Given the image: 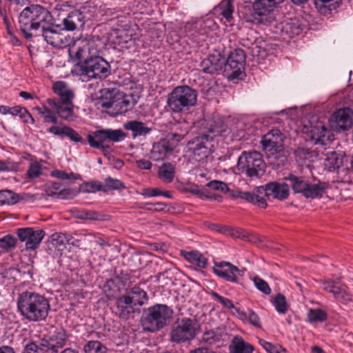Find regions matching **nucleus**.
Here are the masks:
<instances>
[{"label":"nucleus","mask_w":353,"mask_h":353,"mask_svg":"<svg viewBox=\"0 0 353 353\" xmlns=\"http://www.w3.org/2000/svg\"><path fill=\"white\" fill-rule=\"evenodd\" d=\"M83 193H95L98 191H103V184L99 181L83 183L79 188Z\"/></svg>","instance_id":"nucleus-51"},{"label":"nucleus","mask_w":353,"mask_h":353,"mask_svg":"<svg viewBox=\"0 0 353 353\" xmlns=\"http://www.w3.org/2000/svg\"><path fill=\"white\" fill-rule=\"evenodd\" d=\"M341 0H314L315 7L321 12L327 9L329 11L336 9Z\"/></svg>","instance_id":"nucleus-48"},{"label":"nucleus","mask_w":353,"mask_h":353,"mask_svg":"<svg viewBox=\"0 0 353 353\" xmlns=\"http://www.w3.org/2000/svg\"><path fill=\"white\" fill-rule=\"evenodd\" d=\"M125 295L130 296L131 301L139 306L147 304L149 300L147 292L138 285H134L130 288Z\"/></svg>","instance_id":"nucleus-35"},{"label":"nucleus","mask_w":353,"mask_h":353,"mask_svg":"<svg viewBox=\"0 0 353 353\" xmlns=\"http://www.w3.org/2000/svg\"><path fill=\"white\" fill-rule=\"evenodd\" d=\"M69 54L80 66L85 61L90 59V56L83 41L76 42L74 46L69 49Z\"/></svg>","instance_id":"nucleus-31"},{"label":"nucleus","mask_w":353,"mask_h":353,"mask_svg":"<svg viewBox=\"0 0 353 353\" xmlns=\"http://www.w3.org/2000/svg\"><path fill=\"white\" fill-rule=\"evenodd\" d=\"M23 353H46L41 344L37 345L34 342H30L26 345Z\"/></svg>","instance_id":"nucleus-62"},{"label":"nucleus","mask_w":353,"mask_h":353,"mask_svg":"<svg viewBox=\"0 0 353 353\" xmlns=\"http://www.w3.org/2000/svg\"><path fill=\"white\" fill-rule=\"evenodd\" d=\"M125 188L124 183L117 179L108 176L105 179L103 185V192H106L109 190H121Z\"/></svg>","instance_id":"nucleus-49"},{"label":"nucleus","mask_w":353,"mask_h":353,"mask_svg":"<svg viewBox=\"0 0 353 353\" xmlns=\"http://www.w3.org/2000/svg\"><path fill=\"white\" fill-rule=\"evenodd\" d=\"M210 294L212 297L216 299L220 303H221L225 307L228 309H232L234 307V305L232 301L230 299L225 298L221 295H219L217 292L214 291H212Z\"/></svg>","instance_id":"nucleus-63"},{"label":"nucleus","mask_w":353,"mask_h":353,"mask_svg":"<svg viewBox=\"0 0 353 353\" xmlns=\"http://www.w3.org/2000/svg\"><path fill=\"white\" fill-rule=\"evenodd\" d=\"M83 42L85 46H86V49L88 50L90 58L94 57L95 56H99V53L100 52V49L98 48L94 40H85Z\"/></svg>","instance_id":"nucleus-60"},{"label":"nucleus","mask_w":353,"mask_h":353,"mask_svg":"<svg viewBox=\"0 0 353 353\" xmlns=\"http://www.w3.org/2000/svg\"><path fill=\"white\" fill-rule=\"evenodd\" d=\"M225 63V57L218 51L210 54L202 60L200 67L203 72L214 74L220 71Z\"/></svg>","instance_id":"nucleus-23"},{"label":"nucleus","mask_w":353,"mask_h":353,"mask_svg":"<svg viewBox=\"0 0 353 353\" xmlns=\"http://www.w3.org/2000/svg\"><path fill=\"white\" fill-rule=\"evenodd\" d=\"M17 234L21 241L26 243L27 250H34L39 246L45 232L42 230H34L32 228H23L17 229Z\"/></svg>","instance_id":"nucleus-17"},{"label":"nucleus","mask_w":353,"mask_h":353,"mask_svg":"<svg viewBox=\"0 0 353 353\" xmlns=\"http://www.w3.org/2000/svg\"><path fill=\"white\" fill-rule=\"evenodd\" d=\"M263 148L270 158L278 160L277 165H284L287 161L283 145V136L279 130H272L265 134L261 141Z\"/></svg>","instance_id":"nucleus-9"},{"label":"nucleus","mask_w":353,"mask_h":353,"mask_svg":"<svg viewBox=\"0 0 353 353\" xmlns=\"http://www.w3.org/2000/svg\"><path fill=\"white\" fill-rule=\"evenodd\" d=\"M118 316L123 320L129 319L135 312V306H137L130 296L123 294L120 296L116 302Z\"/></svg>","instance_id":"nucleus-26"},{"label":"nucleus","mask_w":353,"mask_h":353,"mask_svg":"<svg viewBox=\"0 0 353 353\" xmlns=\"http://www.w3.org/2000/svg\"><path fill=\"white\" fill-rule=\"evenodd\" d=\"M334 297L338 301L344 304H347L352 301V296L347 290L346 286H341L339 290L336 292H335Z\"/></svg>","instance_id":"nucleus-55"},{"label":"nucleus","mask_w":353,"mask_h":353,"mask_svg":"<svg viewBox=\"0 0 353 353\" xmlns=\"http://www.w3.org/2000/svg\"><path fill=\"white\" fill-rule=\"evenodd\" d=\"M27 174L31 179L39 176L41 174V166L37 162L30 163Z\"/></svg>","instance_id":"nucleus-61"},{"label":"nucleus","mask_w":353,"mask_h":353,"mask_svg":"<svg viewBox=\"0 0 353 353\" xmlns=\"http://www.w3.org/2000/svg\"><path fill=\"white\" fill-rule=\"evenodd\" d=\"M42 36L48 44L54 48H64L69 43L67 35L58 26H42Z\"/></svg>","instance_id":"nucleus-19"},{"label":"nucleus","mask_w":353,"mask_h":353,"mask_svg":"<svg viewBox=\"0 0 353 353\" xmlns=\"http://www.w3.org/2000/svg\"><path fill=\"white\" fill-rule=\"evenodd\" d=\"M307 321L310 323H322L327 320V313L321 309H310L307 314Z\"/></svg>","instance_id":"nucleus-45"},{"label":"nucleus","mask_w":353,"mask_h":353,"mask_svg":"<svg viewBox=\"0 0 353 353\" xmlns=\"http://www.w3.org/2000/svg\"><path fill=\"white\" fill-rule=\"evenodd\" d=\"M68 241L65 234L54 233L52 235V244L59 251H63L66 248Z\"/></svg>","instance_id":"nucleus-50"},{"label":"nucleus","mask_w":353,"mask_h":353,"mask_svg":"<svg viewBox=\"0 0 353 353\" xmlns=\"http://www.w3.org/2000/svg\"><path fill=\"white\" fill-rule=\"evenodd\" d=\"M173 311L167 305L155 304L144 310L142 325L144 330L156 332L164 327L172 317Z\"/></svg>","instance_id":"nucleus-5"},{"label":"nucleus","mask_w":353,"mask_h":353,"mask_svg":"<svg viewBox=\"0 0 353 353\" xmlns=\"http://www.w3.org/2000/svg\"><path fill=\"white\" fill-rule=\"evenodd\" d=\"M285 179L290 181L294 193L301 194L307 199H314L321 197L327 188L325 182L319 181L316 183H312L303 176H297L292 174Z\"/></svg>","instance_id":"nucleus-8"},{"label":"nucleus","mask_w":353,"mask_h":353,"mask_svg":"<svg viewBox=\"0 0 353 353\" xmlns=\"http://www.w3.org/2000/svg\"><path fill=\"white\" fill-rule=\"evenodd\" d=\"M74 217L81 220L90 221H105L106 220L104 214H100L94 210H72Z\"/></svg>","instance_id":"nucleus-38"},{"label":"nucleus","mask_w":353,"mask_h":353,"mask_svg":"<svg viewBox=\"0 0 353 353\" xmlns=\"http://www.w3.org/2000/svg\"><path fill=\"white\" fill-rule=\"evenodd\" d=\"M51 176L65 180V179H71V180H77L80 179V176L79 174H75L73 172L67 173L65 171L61 170H54L51 172Z\"/></svg>","instance_id":"nucleus-59"},{"label":"nucleus","mask_w":353,"mask_h":353,"mask_svg":"<svg viewBox=\"0 0 353 353\" xmlns=\"http://www.w3.org/2000/svg\"><path fill=\"white\" fill-rule=\"evenodd\" d=\"M330 122L336 132L347 130L353 125V111L349 108L339 109L332 114Z\"/></svg>","instance_id":"nucleus-16"},{"label":"nucleus","mask_w":353,"mask_h":353,"mask_svg":"<svg viewBox=\"0 0 353 353\" xmlns=\"http://www.w3.org/2000/svg\"><path fill=\"white\" fill-rule=\"evenodd\" d=\"M184 256L189 262L200 268H205L208 265V259L197 251L187 252Z\"/></svg>","instance_id":"nucleus-40"},{"label":"nucleus","mask_w":353,"mask_h":353,"mask_svg":"<svg viewBox=\"0 0 353 353\" xmlns=\"http://www.w3.org/2000/svg\"><path fill=\"white\" fill-rule=\"evenodd\" d=\"M45 192L48 196L61 199H69L74 196V191L69 188H62L58 182L49 181L45 185Z\"/></svg>","instance_id":"nucleus-28"},{"label":"nucleus","mask_w":353,"mask_h":353,"mask_svg":"<svg viewBox=\"0 0 353 353\" xmlns=\"http://www.w3.org/2000/svg\"><path fill=\"white\" fill-rule=\"evenodd\" d=\"M67 335L64 330L55 332L51 336L43 338L40 344L46 353H57L66 344Z\"/></svg>","instance_id":"nucleus-21"},{"label":"nucleus","mask_w":353,"mask_h":353,"mask_svg":"<svg viewBox=\"0 0 353 353\" xmlns=\"http://www.w3.org/2000/svg\"><path fill=\"white\" fill-rule=\"evenodd\" d=\"M272 303L279 314H284L287 312L288 310V305L287 303L286 299L283 294H276Z\"/></svg>","instance_id":"nucleus-47"},{"label":"nucleus","mask_w":353,"mask_h":353,"mask_svg":"<svg viewBox=\"0 0 353 353\" xmlns=\"http://www.w3.org/2000/svg\"><path fill=\"white\" fill-rule=\"evenodd\" d=\"M85 20L79 10H73L70 12L63 20V29L72 31L79 28H83Z\"/></svg>","instance_id":"nucleus-29"},{"label":"nucleus","mask_w":353,"mask_h":353,"mask_svg":"<svg viewBox=\"0 0 353 353\" xmlns=\"http://www.w3.org/2000/svg\"><path fill=\"white\" fill-rule=\"evenodd\" d=\"M263 194L256 192V188L254 189V192H241L239 196L251 203L256 205L257 206L265 208L267 207L266 200L263 197Z\"/></svg>","instance_id":"nucleus-36"},{"label":"nucleus","mask_w":353,"mask_h":353,"mask_svg":"<svg viewBox=\"0 0 353 353\" xmlns=\"http://www.w3.org/2000/svg\"><path fill=\"white\" fill-rule=\"evenodd\" d=\"M17 312L29 322L45 321L50 310L49 300L39 293L26 291L17 298Z\"/></svg>","instance_id":"nucleus-1"},{"label":"nucleus","mask_w":353,"mask_h":353,"mask_svg":"<svg viewBox=\"0 0 353 353\" xmlns=\"http://www.w3.org/2000/svg\"><path fill=\"white\" fill-rule=\"evenodd\" d=\"M234 0H222L214 8L216 12L225 18L227 22L230 23L233 19Z\"/></svg>","instance_id":"nucleus-37"},{"label":"nucleus","mask_w":353,"mask_h":353,"mask_svg":"<svg viewBox=\"0 0 353 353\" xmlns=\"http://www.w3.org/2000/svg\"><path fill=\"white\" fill-rule=\"evenodd\" d=\"M212 141L213 137L212 136L203 134L188 142V149L192 152L196 161H202L210 154L213 147Z\"/></svg>","instance_id":"nucleus-13"},{"label":"nucleus","mask_w":353,"mask_h":353,"mask_svg":"<svg viewBox=\"0 0 353 353\" xmlns=\"http://www.w3.org/2000/svg\"><path fill=\"white\" fill-rule=\"evenodd\" d=\"M174 169L170 163H164L159 169L158 176L165 183H171L174 178Z\"/></svg>","instance_id":"nucleus-39"},{"label":"nucleus","mask_w":353,"mask_h":353,"mask_svg":"<svg viewBox=\"0 0 353 353\" xmlns=\"http://www.w3.org/2000/svg\"><path fill=\"white\" fill-rule=\"evenodd\" d=\"M79 11L85 21L99 19L101 17L108 15V12H111L105 6L91 1H86Z\"/></svg>","instance_id":"nucleus-24"},{"label":"nucleus","mask_w":353,"mask_h":353,"mask_svg":"<svg viewBox=\"0 0 353 353\" xmlns=\"http://www.w3.org/2000/svg\"><path fill=\"white\" fill-rule=\"evenodd\" d=\"M197 92L188 85L177 86L168 94L167 107L174 113H181L189 110L196 103Z\"/></svg>","instance_id":"nucleus-4"},{"label":"nucleus","mask_w":353,"mask_h":353,"mask_svg":"<svg viewBox=\"0 0 353 353\" xmlns=\"http://www.w3.org/2000/svg\"><path fill=\"white\" fill-rule=\"evenodd\" d=\"M198 332L197 323L194 319L184 317L173 324L170 333L171 342L178 344L189 342L194 339Z\"/></svg>","instance_id":"nucleus-11"},{"label":"nucleus","mask_w":353,"mask_h":353,"mask_svg":"<svg viewBox=\"0 0 353 353\" xmlns=\"http://www.w3.org/2000/svg\"><path fill=\"white\" fill-rule=\"evenodd\" d=\"M185 32L187 37H190L194 42L200 43L205 41L206 38V22L202 21L188 24L185 26Z\"/></svg>","instance_id":"nucleus-27"},{"label":"nucleus","mask_w":353,"mask_h":353,"mask_svg":"<svg viewBox=\"0 0 353 353\" xmlns=\"http://www.w3.org/2000/svg\"><path fill=\"white\" fill-rule=\"evenodd\" d=\"M252 15L256 23L268 24L273 19V8L265 0H255L252 4Z\"/></svg>","instance_id":"nucleus-22"},{"label":"nucleus","mask_w":353,"mask_h":353,"mask_svg":"<svg viewBox=\"0 0 353 353\" xmlns=\"http://www.w3.org/2000/svg\"><path fill=\"white\" fill-rule=\"evenodd\" d=\"M134 103L132 97L116 89H105L101 97V106L109 114L116 117L131 110Z\"/></svg>","instance_id":"nucleus-6"},{"label":"nucleus","mask_w":353,"mask_h":353,"mask_svg":"<svg viewBox=\"0 0 353 353\" xmlns=\"http://www.w3.org/2000/svg\"><path fill=\"white\" fill-rule=\"evenodd\" d=\"M19 199V195L11 190H0V205H14L17 203Z\"/></svg>","instance_id":"nucleus-43"},{"label":"nucleus","mask_w":353,"mask_h":353,"mask_svg":"<svg viewBox=\"0 0 353 353\" xmlns=\"http://www.w3.org/2000/svg\"><path fill=\"white\" fill-rule=\"evenodd\" d=\"M123 127L125 130L132 132L133 138L145 136L152 130V128L148 127L145 123L137 120L129 121L125 123Z\"/></svg>","instance_id":"nucleus-34"},{"label":"nucleus","mask_w":353,"mask_h":353,"mask_svg":"<svg viewBox=\"0 0 353 353\" xmlns=\"http://www.w3.org/2000/svg\"><path fill=\"white\" fill-rule=\"evenodd\" d=\"M256 192L267 197L272 196L274 199L283 201L289 196V186L285 183L270 182L265 186L256 188Z\"/></svg>","instance_id":"nucleus-20"},{"label":"nucleus","mask_w":353,"mask_h":353,"mask_svg":"<svg viewBox=\"0 0 353 353\" xmlns=\"http://www.w3.org/2000/svg\"><path fill=\"white\" fill-rule=\"evenodd\" d=\"M80 76L83 81L92 79H103L111 74L110 63L100 56L90 58L82 63L80 68Z\"/></svg>","instance_id":"nucleus-10"},{"label":"nucleus","mask_w":353,"mask_h":353,"mask_svg":"<svg viewBox=\"0 0 353 353\" xmlns=\"http://www.w3.org/2000/svg\"><path fill=\"white\" fill-rule=\"evenodd\" d=\"M117 44L122 48L130 49L135 45V39L132 34L122 32L117 37Z\"/></svg>","instance_id":"nucleus-52"},{"label":"nucleus","mask_w":353,"mask_h":353,"mask_svg":"<svg viewBox=\"0 0 353 353\" xmlns=\"http://www.w3.org/2000/svg\"><path fill=\"white\" fill-rule=\"evenodd\" d=\"M214 272L224 280L236 283L239 282V276H243L244 270L228 261L214 262Z\"/></svg>","instance_id":"nucleus-15"},{"label":"nucleus","mask_w":353,"mask_h":353,"mask_svg":"<svg viewBox=\"0 0 353 353\" xmlns=\"http://www.w3.org/2000/svg\"><path fill=\"white\" fill-rule=\"evenodd\" d=\"M303 26L297 19H289L281 23V32L289 38L301 34L303 31Z\"/></svg>","instance_id":"nucleus-30"},{"label":"nucleus","mask_w":353,"mask_h":353,"mask_svg":"<svg viewBox=\"0 0 353 353\" xmlns=\"http://www.w3.org/2000/svg\"><path fill=\"white\" fill-rule=\"evenodd\" d=\"M228 350L229 353H253L254 347L241 336H235L229 345Z\"/></svg>","instance_id":"nucleus-33"},{"label":"nucleus","mask_w":353,"mask_h":353,"mask_svg":"<svg viewBox=\"0 0 353 353\" xmlns=\"http://www.w3.org/2000/svg\"><path fill=\"white\" fill-rule=\"evenodd\" d=\"M173 150V145H171L169 141L161 139L153 145L151 151V158L156 161L164 159L167 154Z\"/></svg>","instance_id":"nucleus-32"},{"label":"nucleus","mask_w":353,"mask_h":353,"mask_svg":"<svg viewBox=\"0 0 353 353\" xmlns=\"http://www.w3.org/2000/svg\"><path fill=\"white\" fill-rule=\"evenodd\" d=\"M208 130L210 132L209 134L213 138L216 136H221L225 138L228 137L231 141H239L245 136V132L243 130H240L235 134L234 129L229 130L223 120L218 117H214L208 121Z\"/></svg>","instance_id":"nucleus-14"},{"label":"nucleus","mask_w":353,"mask_h":353,"mask_svg":"<svg viewBox=\"0 0 353 353\" xmlns=\"http://www.w3.org/2000/svg\"><path fill=\"white\" fill-rule=\"evenodd\" d=\"M252 280L255 287L259 291L266 295H269L271 293V288L265 281L259 276H254Z\"/></svg>","instance_id":"nucleus-57"},{"label":"nucleus","mask_w":353,"mask_h":353,"mask_svg":"<svg viewBox=\"0 0 353 353\" xmlns=\"http://www.w3.org/2000/svg\"><path fill=\"white\" fill-rule=\"evenodd\" d=\"M17 239L11 234L0 237V248L6 252L14 248L16 246Z\"/></svg>","instance_id":"nucleus-54"},{"label":"nucleus","mask_w":353,"mask_h":353,"mask_svg":"<svg viewBox=\"0 0 353 353\" xmlns=\"http://www.w3.org/2000/svg\"><path fill=\"white\" fill-rule=\"evenodd\" d=\"M52 90L58 97L49 98L46 103L54 107L58 112V116L65 121L74 119L73 99L74 92L68 84L63 81H56L52 85Z\"/></svg>","instance_id":"nucleus-2"},{"label":"nucleus","mask_w":353,"mask_h":353,"mask_svg":"<svg viewBox=\"0 0 353 353\" xmlns=\"http://www.w3.org/2000/svg\"><path fill=\"white\" fill-rule=\"evenodd\" d=\"M85 353H108L107 348L98 341H90L85 346Z\"/></svg>","instance_id":"nucleus-53"},{"label":"nucleus","mask_w":353,"mask_h":353,"mask_svg":"<svg viewBox=\"0 0 353 353\" xmlns=\"http://www.w3.org/2000/svg\"><path fill=\"white\" fill-rule=\"evenodd\" d=\"M237 170L251 179L261 177L265 171L261 154L256 151H243L238 158Z\"/></svg>","instance_id":"nucleus-7"},{"label":"nucleus","mask_w":353,"mask_h":353,"mask_svg":"<svg viewBox=\"0 0 353 353\" xmlns=\"http://www.w3.org/2000/svg\"><path fill=\"white\" fill-rule=\"evenodd\" d=\"M183 132H178L171 129V132L167 136V141L171 145H173V148L176 147L179 141H181L186 135V131L182 130Z\"/></svg>","instance_id":"nucleus-56"},{"label":"nucleus","mask_w":353,"mask_h":353,"mask_svg":"<svg viewBox=\"0 0 353 353\" xmlns=\"http://www.w3.org/2000/svg\"><path fill=\"white\" fill-rule=\"evenodd\" d=\"M206 185L212 190L220 191L223 193H226L229 191L227 183L221 181L213 180L208 182Z\"/></svg>","instance_id":"nucleus-58"},{"label":"nucleus","mask_w":353,"mask_h":353,"mask_svg":"<svg viewBox=\"0 0 353 353\" xmlns=\"http://www.w3.org/2000/svg\"><path fill=\"white\" fill-rule=\"evenodd\" d=\"M50 17L49 12L39 5H31L25 8L19 14L20 29L26 39L32 37V30H37L45 26Z\"/></svg>","instance_id":"nucleus-3"},{"label":"nucleus","mask_w":353,"mask_h":353,"mask_svg":"<svg viewBox=\"0 0 353 353\" xmlns=\"http://www.w3.org/2000/svg\"><path fill=\"white\" fill-rule=\"evenodd\" d=\"M323 288L330 292L332 293L333 296L335 295V292H336L341 286H339L336 284V283L332 280H326L322 281Z\"/></svg>","instance_id":"nucleus-64"},{"label":"nucleus","mask_w":353,"mask_h":353,"mask_svg":"<svg viewBox=\"0 0 353 353\" xmlns=\"http://www.w3.org/2000/svg\"><path fill=\"white\" fill-rule=\"evenodd\" d=\"M341 164L342 159L336 152H332L327 154L324 165L329 171H334L339 168Z\"/></svg>","instance_id":"nucleus-44"},{"label":"nucleus","mask_w":353,"mask_h":353,"mask_svg":"<svg viewBox=\"0 0 353 353\" xmlns=\"http://www.w3.org/2000/svg\"><path fill=\"white\" fill-rule=\"evenodd\" d=\"M105 128L97 130L95 131L90 132L87 135V142L89 145L94 148H95V143L99 145L106 144L105 143Z\"/></svg>","instance_id":"nucleus-41"},{"label":"nucleus","mask_w":353,"mask_h":353,"mask_svg":"<svg viewBox=\"0 0 353 353\" xmlns=\"http://www.w3.org/2000/svg\"><path fill=\"white\" fill-rule=\"evenodd\" d=\"M306 134L314 145L326 146L334 139L333 134L321 121L315 125L311 124Z\"/></svg>","instance_id":"nucleus-18"},{"label":"nucleus","mask_w":353,"mask_h":353,"mask_svg":"<svg viewBox=\"0 0 353 353\" xmlns=\"http://www.w3.org/2000/svg\"><path fill=\"white\" fill-rule=\"evenodd\" d=\"M222 332L220 329L210 330L205 332L202 336V341L210 345L215 344L222 340Z\"/></svg>","instance_id":"nucleus-46"},{"label":"nucleus","mask_w":353,"mask_h":353,"mask_svg":"<svg viewBox=\"0 0 353 353\" xmlns=\"http://www.w3.org/2000/svg\"><path fill=\"white\" fill-rule=\"evenodd\" d=\"M105 143L120 142L123 141L125 137V133L121 129L113 130L111 128H105Z\"/></svg>","instance_id":"nucleus-42"},{"label":"nucleus","mask_w":353,"mask_h":353,"mask_svg":"<svg viewBox=\"0 0 353 353\" xmlns=\"http://www.w3.org/2000/svg\"><path fill=\"white\" fill-rule=\"evenodd\" d=\"M245 64V54L242 49L232 51L223 65L224 75L229 79H238L242 74Z\"/></svg>","instance_id":"nucleus-12"},{"label":"nucleus","mask_w":353,"mask_h":353,"mask_svg":"<svg viewBox=\"0 0 353 353\" xmlns=\"http://www.w3.org/2000/svg\"><path fill=\"white\" fill-rule=\"evenodd\" d=\"M48 132L58 137L65 136L68 137L72 141L86 144L87 142L72 128L65 125L54 124L47 130Z\"/></svg>","instance_id":"nucleus-25"}]
</instances>
